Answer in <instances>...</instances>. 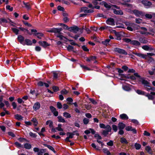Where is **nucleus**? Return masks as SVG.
Listing matches in <instances>:
<instances>
[{"label":"nucleus","instance_id":"1","mask_svg":"<svg viewBox=\"0 0 155 155\" xmlns=\"http://www.w3.org/2000/svg\"><path fill=\"white\" fill-rule=\"evenodd\" d=\"M118 72L119 73V79L121 80L120 83L123 84L122 88L125 91L126 90V87L125 85L126 81V76L125 74H122L124 71L120 68H117Z\"/></svg>","mask_w":155,"mask_h":155},{"label":"nucleus","instance_id":"2","mask_svg":"<svg viewBox=\"0 0 155 155\" xmlns=\"http://www.w3.org/2000/svg\"><path fill=\"white\" fill-rule=\"evenodd\" d=\"M134 75L136 76V77L139 78V81L141 82L145 86H146L147 87H150V86L148 85L149 84V82L145 80L144 78H141L140 75H139L137 73H134Z\"/></svg>","mask_w":155,"mask_h":155},{"label":"nucleus","instance_id":"3","mask_svg":"<svg viewBox=\"0 0 155 155\" xmlns=\"http://www.w3.org/2000/svg\"><path fill=\"white\" fill-rule=\"evenodd\" d=\"M128 11L130 13L134 14L138 17H139L140 16H143L144 15L143 12L137 10H129Z\"/></svg>","mask_w":155,"mask_h":155},{"label":"nucleus","instance_id":"4","mask_svg":"<svg viewBox=\"0 0 155 155\" xmlns=\"http://www.w3.org/2000/svg\"><path fill=\"white\" fill-rule=\"evenodd\" d=\"M134 54L140 57L141 58L145 59H148V58H150L151 59V61L152 60V58L148 56L147 55L144 54H143L140 53H133Z\"/></svg>","mask_w":155,"mask_h":155},{"label":"nucleus","instance_id":"5","mask_svg":"<svg viewBox=\"0 0 155 155\" xmlns=\"http://www.w3.org/2000/svg\"><path fill=\"white\" fill-rule=\"evenodd\" d=\"M140 29H141V31H140L139 32L141 34H144L146 35H150V33L147 31V30L146 28L142 27L140 28Z\"/></svg>","mask_w":155,"mask_h":155},{"label":"nucleus","instance_id":"6","mask_svg":"<svg viewBox=\"0 0 155 155\" xmlns=\"http://www.w3.org/2000/svg\"><path fill=\"white\" fill-rule=\"evenodd\" d=\"M81 12H84L85 14H87L93 12V10L92 9H88V8L87 7H84L81 8Z\"/></svg>","mask_w":155,"mask_h":155},{"label":"nucleus","instance_id":"7","mask_svg":"<svg viewBox=\"0 0 155 155\" xmlns=\"http://www.w3.org/2000/svg\"><path fill=\"white\" fill-rule=\"evenodd\" d=\"M130 42V43L136 46H139L140 45V43L138 41L136 40L131 41L130 39L127 38V42Z\"/></svg>","mask_w":155,"mask_h":155},{"label":"nucleus","instance_id":"8","mask_svg":"<svg viewBox=\"0 0 155 155\" xmlns=\"http://www.w3.org/2000/svg\"><path fill=\"white\" fill-rule=\"evenodd\" d=\"M61 28H53L51 29L50 30L48 31L49 32H54L55 33H58V34H60V32L62 30Z\"/></svg>","mask_w":155,"mask_h":155},{"label":"nucleus","instance_id":"9","mask_svg":"<svg viewBox=\"0 0 155 155\" xmlns=\"http://www.w3.org/2000/svg\"><path fill=\"white\" fill-rule=\"evenodd\" d=\"M69 30L70 31H73L74 33H76L79 31V28L77 26H75L69 28Z\"/></svg>","mask_w":155,"mask_h":155},{"label":"nucleus","instance_id":"10","mask_svg":"<svg viewBox=\"0 0 155 155\" xmlns=\"http://www.w3.org/2000/svg\"><path fill=\"white\" fill-rule=\"evenodd\" d=\"M106 130H104L102 132V134L105 136H106L108 134V133L111 131V128L110 126H108L107 127Z\"/></svg>","mask_w":155,"mask_h":155},{"label":"nucleus","instance_id":"11","mask_svg":"<svg viewBox=\"0 0 155 155\" xmlns=\"http://www.w3.org/2000/svg\"><path fill=\"white\" fill-rule=\"evenodd\" d=\"M38 43L39 44L42 46V47L44 48H45L48 46H49L50 45V44H49L47 43L46 41H39Z\"/></svg>","mask_w":155,"mask_h":155},{"label":"nucleus","instance_id":"12","mask_svg":"<svg viewBox=\"0 0 155 155\" xmlns=\"http://www.w3.org/2000/svg\"><path fill=\"white\" fill-rule=\"evenodd\" d=\"M127 131H131L134 134L137 133V131L135 129L133 128L132 127L130 126L127 127Z\"/></svg>","mask_w":155,"mask_h":155},{"label":"nucleus","instance_id":"13","mask_svg":"<svg viewBox=\"0 0 155 155\" xmlns=\"http://www.w3.org/2000/svg\"><path fill=\"white\" fill-rule=\"evenodd\" d=\"M141 3L145 6H150L152 5L150 2L147 0L142 1Z\"/></svg>","mask_w":155,"mask_h":155},{"label":"nucleus","instance_id":"14","mask_svg":"<svg viewBox=\"0 0 155 155\" xmlns=\"http://www.w3.org/2000/svg\"><path fill=\"white\" fill-rule=\"evenodd\" d=\"M106 23L107 24L110 25H115L114 20L112 18L108 19L106 21Z\"/></svg>","mask_w":155,"mask_h":155},{"label":"nucleus","instance_id":"15","mask_svg":"<svg viewBox=\"0 0 155 155\" xmlns=\"http://www.w3.org/2000/svg\"><path fill=\"white\" fill-rule=\"evenodd\" d=\"M114 51L116 52L123 54H125L126 53L124 50L118 48H115L114 49Z\"/></svg>","mask_w":155,"mask_h":155},{"label":"nucleus","instance_id":"16","mask_svg":"<svg viewBox=\"0 0 155 155\" xmlns=\"http://www.w3.org/2000/svg\"><path fill=\"white\" fill-rule=\"evenodd\" d=\"M101 4L104 5V7L108 9H110L111 7L110 4H107L104 1L101 2Z\"/></svg>","mask_w":155,"mask_h":155},{"label":"nucleus","instance_id":"17","mask_svg":"<svg viewBox=\"0 0 155 155\" xmlns=\"http://www.w3.org/2000/svg\"><path fill=\"white\" fill-rule=\"evenodd\" d=\"M40 107V104L38 102H37L35 103L33 106V109L35 110H38Z\"/></svg>","mask_w":155,"mask_h":155},{"label":"nucleus","instance_id":"18","mask_svg":"<svg viewBox=\"0 0 155 155\" xmlns=\"http://www.w3.org/2000/svg\"><path fill=\"white\" fill-rule=\"evenodd\" d=\"M125 126V124L122 122L119 123L118 125L119 129H123Z\"/></svg>","mask_w":155,"mask_h":155},{"label":"nucleus","instance_id":"19","mask_svg":"<svg viewBox=\"0 0 155 155\" xmlns=\"http://www.w3.org/2000/svg\"><path fill=\"white\" fill-rule=\"evenodd\" d=\"M96 58V57L95 56H91L89 58H87L86 61L88 62L90 61H94Z\"/></svg>","mask_w":155,"mask_h":155},{"label":"nucleus","instance_id":"20","mask_svg":"<svg viewBox=\"0 0 155 155\" xmlns=\"http://www.w3.org/2000/svg\"><path fill=\"white\" fill-rule=\"evenodd\" d=\"M38 85L40 86H42L44 85L46 87H48L49 86V85L48 84L45 83H43L42 81H40L38 82Z\"/></svg>","mask_w":155,"mask_h":155},{"label":"nucleus","instance_id":"21","mask_svg":"<svg viewBox=\"0 0 155 155\" xmlns=\"http://www.w3.org/2000/svg\"><path fill=\"white\" fill-rule=\"evenodd\" d=\"M133 9V6L131 4L127 3V11L129 12L128 11L129 10H132Z\"/></svg>","mask_w":155,"mask_h":155},{"label":"nucleus","instance_id":"22","mask_svg":"<svg viewBox=\"0 0 155 155\" xmlns=\"http://www.w3.org/2000/svg\"><path fill=\"white\" fill-rule=\"evenodd\" d=\"M24 38L21 35H19L18 37V39L20 42L22 44L24 40Z\"/></svg>","mask_w":155,"mask_h":155},{"label":"nucleus","instance_id":"23","mask_svg":"<svg viewBox=\"0 0 155 155\" xmlns=\"http://www.w3.org/2000/svg\"><path fill=\"white\" fill-rule=\"evenodd\" d=\"M110 41V39H106L105 41H102L101 43H102L106 46H107L108 45L109 43V42Z\"/></svg>","mask_w":155,"mask_h":155},{"label":"nucleus","instance_id":"24","mask_svg":"<svg viewBox=\"0 0 155 155\" xmlns=\"http://www.w3.org/2000/svg\"><path fill=\"white\" fill-rule=\"evenodd\" d=\"M113 12L115 14L117 15H121L123 14V12L121 11L117 10L116 9H114Z\"/></svg>","mask_w":155,"mask_h":155},{"label":"nucleus","instance_id":"25","mask_svg":"<svg viewBox=\"0 0 155 155\" xmlns=\"http://www.w3.org/2000/svg\"><path fill=\"white\" fill-rule=\"evenodd\" d=\"M75 131L73 132L72 133L68 132L66 134L67 136H68V137L69 138H72L73 137V136L75 135L74 133Z\"/></svg>","mask_w":155,"mask_h":155},{"label":"nucleus","instance_id":"26","mask_svg":"<svg viewBox=\"0 0 155 155\" xmlns=\"http://www.w3.org/2000/svg\"><path fill=\"white\" fill-rule=\"evenodd\" d=\"M53 78L54 79H56L58 77L60 76V74L56 71L53 72Z\"/></svg>","mask_w":155,"mask_h":155},{"label":"nucleus","instance_id":"27","mask_svg":"<svg viewBox=\"0 0 155 155\" xmlns=\"http://www.w3.org/2000/svg\"><path fill=\"white\" fill-rule=\"evenodd\" d=\"M58 121L59 122L62 123L65 122V120L61 116H58Z\"/></svg>","mask_w":155,"mask_h":155},{"label":"nucleus","instance_id":"28","mask_svg":"<svg viewBox=\"0 0 155 155\" xmlns=\"http://www.w3.org/2000/svg\"><path fill=\"white\" fill-rule=\"evenodd\" d=\"M45 146L47 147L50 150L53 151L54 153H56V151L54 149V148L51 146L47 144H46Z\"/></svg>","mask_w":155,"mask_h":155},{"label":"nucleus","instance_id":"29","mask_svg":"<svg viewBox=\"0 0 155 155\" xmlns=\"http://www.w3.org/2000/svg\"><path fill=\"white\" fill-rule=\"evenodd\" d=\"M63 116L67 118H69L71 117V115L67 112H64L63 113Z\"/></svg>","mask_w":155,"mask_h":155},{"label":"nucleus","instance_id":"30","mask_svg":"<svg viewBox=\"0 0 155 155\" xmlns=\"http://www.w3.org/2000/svg\"><path fill=\"white\" fill-rule=\"evenodd\" d=\"M46 124L48 125L49 127L50 128L53 127V122L51 120H49L47 121L46 122Z\"/></svg>","mask_w":155,"mask_h":155},{"label":"nucleus","instance_id":"31","mask_svg":"<svg viewBox=\"0 0 155 155\" xmlns=\"http://www.w3.org/2000/svg\"><path fill=\"white\" fill-rule=\"evenodd\" d=\"M127 71L128 73H134L135 72V70L133 69L129 68L127 67Z\"/></svg>","mask_w":155,"mask_h":155},{"label":"nucleus","instance_id":"32","mask_svg":"<svg viewBox=\"0 0 155 155\" xmlns=\"http://www.w3.org/2000/svg\"><path fill=\"white\" fill-rule=\"evenodd\" d=\"M15 118L17 120H20L22 119L23 117L21 115L16 114L15 115Z\"/></svg>","mask_w":155,"mask_h":155},{"label":"nucleus","instance_id":"33","mask_svg":"<svg viewBox=\"0 0 155 155\" xmlns=\"http://www.w3.org/2000/svg\"><path fill=\"white\" fill-rule=\"evenodd\" d=\"M139 41L141 43H147L148 41L146 40L144 38H139Z\"/></svg>","mask_w":155,"mask_h":155},{"label":"nucleus","instance_id":"34","mask_svg":"<svg viewBox=\"0 0 155 155\" xmlns=\"http://www.w3.org/2000/svg\"><path fill=\"white\" fill-rule=\"evenodd\" d=\"M145 95L148 97L149 100H153L154 98L153 97L152 95L149 94H147Z\"/></svg>","mask_w":155,"mask_h":155},{"label":"nucleus","instance_id":"35","mask_svg":"<svg viewBox=\"0 0 155 155\" xmlns=\"http://www.w3.org/2000/svg\"><path fill=\"white\" fill-rule=\"evenodd\" d=\"M25 41L27 45H31L32 44V42L31 40L28 39H25Z\"/></svg>","mask_w":155,"mask_h":155},{"label":"nucleus","instance_id":"36","mask_svg":"<svg viewBox=\"0 0 155 155\" xmlns=\"http://www.w3.org/2000/svg\"><path fill=\"white\" fill-rule=\"evenodd\" d=\"M24 147L27 149H29L31 148V145L28 143H25L24 144Z\"/></svg>","mask_w":155,"mask_h":155},{"label":"nucleus","instance_id":"37","mask_svg":"<svg viewBox=\"0 0 155 155\" xmlns=\"http://www.w3.org/2000/svg\"><path fill=\"white\" fill-rule=\"evenodd\" d=\"M100 127L101 128H104V129H107V127L108 126H110V125H107L106 126H105V125L103 124H100L99 125Z\"/></svg>","mask_w":155,"mask_h":155},{"label":"nucleus","instance_id":"38","mask_svg":"<svg viewBox=\"0 0 155 155\" xmlns=\"http://www.w3.org/2000/svg\"><path fill=\"white\" fill-rule=\"evenodd\" d=\"M61 124H59L58 125V127L56 128V129L58 131H63V129L61 128Z\"/></svg>","mask_w":155,"mask_h":155},{"label":"nucleus","instance_id":"39","mask_svg":"<svg viewBox=\"0 0 155 155\" xmlns=\"http://www.w3.org/2000/svg\"><path fill=\"white\" fill-rule=\"evenodd\" d=\"M135 76L134 75H132L130 76H127V79H130L132 80H135L136 79V78Z\"/></svg>","mask_w":155,"mask_h":155},{"label":"nucleus","instance_id":"40","mask_svg":"<svg viewBox=\"0 0 155 155\" xmlns=\"http://www.w3.org/2000/svg\"><path fill=\"white\" fill-rule=\"evenodd\" d=\"M38 38L41 39V37L43 36V34L41 33H37L35 34Z\"/></svg>","mask_w":155,"mask_h":155},{"label":"nucleus","instance_id":"41","mask_svg":"<svg viewBox=\"0 0 155 155\" xmlns=\"http://www.w3.org/2000/svg\"><path fill=\"white\" fill-rule=\"evenodd\" d=\"M136 92L139 94L144 95V92L139 90H137L136 91Z\"/></svg>","mask_w":155,"mask_h":155},{"label":"nucleus","instance_id":"42","mask_svg":"<svg viewBox=\"0 0 155 155\" xmlns=\"http://www.w3.org/2000/svg\"><path fill=\"white\" fill-rule=\"evenodd\" d=\"M31 121H32L34 123V125L35 126H36L38 124V121L36 118H33L31 120Z\"/></svg>","mask_w":155,"mask_h":155},{"label":"nucleus","instance_id":"43","mask_svg":"<svg viewBox=\"0 0 155 155\" xmlns=\"http://www.w3.org/2000/svg\"><path fill=\"white\" fill-rule=\"evenodd\" d=\"M12 30L13 32L16 35H17L18 34L19 31L18 29L16 28H12Z\"/></svg>","mask_w":155,"mask_h":155},{"label":"nucleus","instance_id":"44","mask_svg":"<svg viewBox=\"0 0 155 155\" xmlns=\"http://www.w3.org/2000/svg\"><path fill=\"white\" fill-rule=\"evenodd\" d=\"M23 4L25 5V7L28 9H29L30 8V5L29 3H26L24 2H23Z\"/></svg>","mask_w":155,"mask_h":155},{"label":"nucleus","instance_id":"45","mask_svg":"<svg viewBox=\"0 0 155 155\" xmlns=\"http://www.w3.org/2000/svg\"><path fill=\"white\" fill-rule=\"evenodd\" d=\"M91 146L93 148H95L96 150H100V149H99V147H97L95 144L94 143H92L91 144Z\"/></svg>","mask_w":155,"mask_h":155},{"label":"nucleus","instance_id":"46","mask_svg":"<svg viewBox=\"0 0 155 155\" xmlns=\"http://www.w3.org/2000/svg\"><path fill=\"white\" fill-rule=\"evenodd\" d=\"M45 152L44 150L43 149H41L38 152V155H42Z\"/></svg>","mask_w":155,"mask_h":155},{"label":"nucleus","instance_id":"47","mask_svg":"<svg viewBox=\"0 0 155 155\" xmlns=\"http://www.w3.org/2000/svg\"><path fill=\"white\" fill-rule=\"evenodd\" d=\"M134 146L137 150L139 149L141 147V146L140 144L137 143H135Z\"/></svg>","mask_w":155,"mask_h":155},{"label":"nucleus","instance_id":"48","mask_svg":"<svg viewBox=\"0 0 155 155\" xmlns=\"http://www.w3.org/2000/svg\"><path fill=\"white\" fill-rule=\"evenodd\" d=\"M120 142L122 143H126V139L124 137H121L120 138Z\"/></svg>","mask_w":155,"mask_h":155},{"label":"nucleus","instance_id":"49","mask_svg":"<svg viewBox=\"0 0 155 155\" xmlns=\"http://www.w3.org/2000/svg\"><path fill=\"white\" fill-rule=\"evenodd\" d=\"M145 150L147 151L148 153H151V147L149 146H147L145 147Z\"/></svg>","mask_w":155,"mask_h":155},{"label":"nucleus","instance_id":"50","mask_svg":"<svg viewBox=\"0 0 155 155\" xmlns=\"http://www.w3.org/2000/svg\"><path fill=\"white\" fill-rule=\"evenodd\" d=\"M57 37L59 38L61 40H63L64 38H66L60 34H58L56 35Z\"/></svg>","mask_w":155,"mask_h":155},{"label":"nucleus","instance_id":"51","mask_svg":"<svg viewBox=\"0 0 155 155\" xmlns=\"http://www.w3.org/2000/svg\"><path fill=\"white\" fill-rule=\"evenodd\" d=\"M120 119L124 120L126 118V114H121L120 116Z\"/></svg>","mask_w":155,"mask_h":155},{"label":"nucleus","instance_id":"52","mask_svg":"<svg viewBox=\"0 0 155 155\" xmlns=\"http://www.w3.org/2000/svg\"><path fill=\"white\" fill-rule=\"evenodd\" d=\"M89 122V120L88 119L86 118H85L84 119L83 122L85 124H87Z\"/></svg>","mask_w":155,"mask_h":155},{"label":"nucleus","instance_id":"53","mask_svg":"<svg viewBox=\"0 0 155 155\" xmlns=\"http://www.w3.org/2000/svg\"><path fill=\"white\" fill-rule=\"evenodd\" d=\"M80 66L83 69L87 70H91V69L89 68L86 67V66H84V65L81 64L80 65Z\"/></svg>","mask_w":155,"mask_h":155},{"label":"nucleus","instance_id":"54","mask_svg":"<svg viewBox=\"0 0 155 155\" xmlns=\"http://www.w3.org/2000/svg\"><path fill=\"white\" fill-rule=\"evenodd\" d=\"M112 127L113 130L114 131V132H116L117 130V126L115 125H113Z\"/></svg>","mask_w":155,"mask_h":155},{"label":"nucleus","instance_id":"55","mask_svg":"<svg viewBox=\"0 0 155 155\" xmlns=\"http://www.w3.org/2000/svg\"><path fill=\"white\" fill-rule=\"evenodd\" d=\"M52 88L54 92H56L59 90V87L57 86H53Z\"/></svg>","mask_w":155,"mask_h":155},{"label":"nucleus","instance_id":"56","mask_svg":"<svg viewBox=\"0 0 155 155\" xmlns=\"http://www.w3.org/2000/svg\"><path fill=\"white\" fill-rule=\"evenodd\" d=\"M67 49L68 51H70L73 50L74 47L70 45H69L67 47Z\"/></svg>","mask_w":155,"mask_h":155},{"label":"nucleus","instance_id":"57","mask_svg":"<svg viewBox=\"0 0 155 155\" xmlns=\"http://www.w3.org/2000/svg\"><path fill=\"white\" fill-rule=\"evenodd\" d=\"M145 16L146 18L149 19H151L152 17V16L151 15L148 14H146Z\"/></svg>","mask_w":155,"mask_h":155},{"label":"nucleus","instance_id":"58","mask_svg":"<svg viewBox=\"0 0 155 155\" xmlns=\"http://www.w3.org/2000/svg\"><path fill=\"white\" fill-rule=\"evenodd\" d=\"M6 8L7 9L11 11H12L13 10V8L11 7L10 5H7L6 6Z\"/></svg>","mask_w":155,"mask_h":155},{"label":"nucleus","instance_id":"59","mask_svg":"<svg viewBox=\"0 0 155 155\" xmlns=\"http://www.w3.org/2000/svg\"><path fill=\"white\" fill-rule=\"evenodd\" d=\"M142 48L145 50H148L149 49V47L147 45H144L142 47Z\"/></svg>","mask_w":155,"mask_h":155},{"label":"nucleus","instance_id":"60","mask_svg":"<svg viewBox=\"0 0 155 155\" xmlns=\"http://www.w3.org/2000/svg\"><path fill=\"white\" fill-rule=\"evenodd\" d=\"M29 135L32 137H35L37 136L36 134L33 133L32 132H30L29 133Z\"/></svg>","mask_w":155,"mask_h":155},{"label":"nucleus","instance_id":"61","mask_svg":"<svg viewBox=\"0 0 155 155\" xmlns=\"http://www.w3.org/2000/svg\"><path fill=\"white\" fill-rule=\"evenodd\" d=\"M89 100L93 104H97V102L93 99L90 98Z\"/></svg>","mask_w":155,"mask_h":155},{"label":"nucleus","instance_id":"62","mask_svg":"<svg viewBox=\"0 0 155 155\" xmlns=\"http://www.w3.org/2000/svg\"><path fill=\"white\" fill-rule=\"evenodd\" d=\"M94 137L98 139H102L101 137L98 134H96L94 135Z\"/></svg>","mask_w":155,"mask_h":155},{"label":"nucleus","instance_id":"63","mask_svg":"<svg viewBox=\"0 0 155 155\" xmlns=\"http://www.w3.org/2000/svg\"><path fill=\"white\" fill-rule=\"evenodd\" d=\"M68 91L65 89H64L61 91V93L63 94H66L68 93Z\"/></svg>","mask_w":155,"mask_h":155},{"label":"nucleus","instance_id":"64","mask_svg":"<svg viewBox=\"0 0 155 155\" xmlns=\"http://www.w3.org/2000/svg\"><path fill=\"white\" fill-rule=\"evenodd\" d=\"M103 151L104 153L106 154L107 155L108 154L109 152H110L107 148L103 149Z\"/></svg>","mask_w":155,"mask_h":155}]
</instances>
